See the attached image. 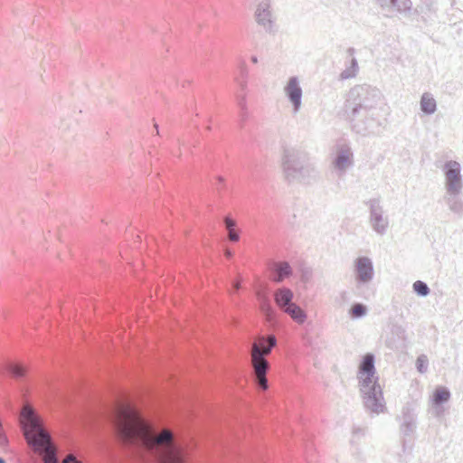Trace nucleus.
Instances as JSON below:
<instances>
[{"mask_svg": "<svg viewBox=\"0 0 463 463\" xmlns=\"http://www.w3.org/2000/svg\"><path fill=\"white\" fill-rule=\"evenodd\" d=\"M417 415L414 409L404 406L402 411L400 430L403 437H410L416 430Z\"/></svg>", "mask_w": 463, "mask_h": 463, "instance_id": "12", "label": "nucleus"}, {"mask_svg": "<svg viewBox=\"0 0 463 463\" xmlns=\"http://www.w3.org/2000/svg\"><path fill=\"white\" fill-rule=\"evenodd\" d=\"M223 224L229 233L231 241H239L241 236L240 232L236 229V221L231 215H226L223 218Z\"/></svg>", "mask_w": 463, "mask_h": 463, "instance_id": "24", "label": "nucleus"}, {"mask_svg": "<svg viewBox=\"0 0 463 463\" xmlns=\"http://www.w3.org/2000/svg\"><path fill=\"white\" fill-rule=\"evenodd\" d=\"M255 17L258 24L262 26L267 33H271L274 32V21L272 20L269 0H262L258 5Z\"/></svg>", "mask_w": 463, "mask_h": 463, "instance_id": "8", "label": "nucleus"}, {"mask_svg": "<svg viewBox=\"0 0 463 463\" xmlns=\"http://www.w3.org/2000/svg\"><path fill=\"white\" fill-rule=\"evenodd\" d=\"M283 312L290 316V317L298 325L304 324L307 320L306 312L296 303H293L287 308H284Z\"/></svg>", "mask_w": 463, "mask_h": 463, "instance_id": "22", "label": "nucleus"}, {"mask_svg": "<svg viewBox=\"0 0 463 463\" xmlns=\"http://www.w3.org/2000/svg\"><path fill=\"white\" fill-rule=\"evenodd\" d=\"M225 256H226L227 259H232V256H233V252L231 250H225Z\"/></svg>", "mask_w": 463, "mask_h": 463, "instance_id": "36", "label": "nucleus"}, {"mask_svg": "<svg viewBox=\"0 0 463 463\" xmlns=\"http://www.w3.org/2000/svg\"><path fill=\"white\" fill-rule=\"evenodd\" d=\"M215 189L218 191V193H222L226 188V184L224 182V179L222 176H217L215 181Z\"/></svg>", "mask_w": 463, "mask_h": 463, "instance_id": "33", "label": "nucleus"}, {"mask_svg": "<svg viewBox=\"0 0 463 463\" xmlns=\"http://www.w3.org/2000/svg\"><path fill=\"white\" fill-rule=\"evenodd\" d=\"M397 331H398V336L400 339H402L403 342H405L406 340V332L403 328L402 327H397Z\"/></svg>", "mask_w": 463, "mask_h": 463, "instance_id": "34", "label": "nucleus"}, {"mask_svg": "<svg viewBox=\"0 0 463 463\" xmlns=\"http://www.w3.org/2000/svg\"><path fill=\"white\" fill-rule=\"evenodd\" d=\"M462 189L457 188V190L449 191L446 189V194L444 200L449 206V209L455 214H463V199H462Z\"/></svg>", "mask_w": 463, "mask_h": 463, "instance_id": "14", "label": "nucleus"}, {"mask_svg": "<svg viewBox=\"0 0 463 463\" xmlns=\"http://www.w3.org/2000/svg\"><path fill=\"white\" fill-rule=\"evenodd\" d=\"M25 373L26 370L24 366L19 363L5 361L0 364V374L20 380L25 376Z\"/></svg>", "mask_w": 463, "mask_h": 463, "instance_id": "15", "label": "nucleus"}, {"mask_svg": "<svg viewBox=\"0 0 463 463\" xmlns=\"http://www.w3.org/2000/svg\"><path fill=\"white\" fill-rule=\"evenodd\" d=\"M155 127L156 128V131L158 132V125L157 124H155Z\"/></svg>", "mask_w": 463, "mask_h": 463, "instance_id": "40", "label": "nucleus"}, {"mask_svg": "<svg viewBox=\"0 0 463 463\" xmlns=\"http://www.w3.org/2000/svg\"><path fill=\"white\" fill-rule=\"evenodd\" d=\"M278 340L277 337L274 335H269L267 336H262L260 345H258L263 354V358H265L266 355L269 354L273 348L277 345Z\"/></svg>", "mask_w": 463, "mask_h": 463, "instance_id": "25", "label": "nucleus"}, {"mask_svg": "<svg viewBox=\"0 0 463 463\" xmlns=\"http://www.w3.org/2000/svg\"><path fill=\"white\" fill-rule=\"evenodd\" d=\"M412 288L419 297H427L430 292L428 284L422 280H416L412 285Z\"/></svg>", "mask_w": 463, "mask_h": 463, "instance_id": "27", "label": "nucleus"}, {"mask_svg": "<svg viewBox=\"0 0 463 463\" xmlns=\"http://www.w3.org/2000/svg\"><path fill=\"white\" fill-rule=\"evenodd\" d=\"M357 381L363 404L366 411L380 414L386 409L383 389L375 368V355L365 354L358 366Z\"/></svg>", "mask_w": 463, "mask_h": 463, "instance_id": "2", "label": "nucleus"}, {"mask_svg": "<svg viewBox=\"0 0 463 463\" xmlns=\"http://www.w3.org/2000/svg\"><path fill=\"white\" fill-rule=\"evenodd\" d=\"M365 430L364 428L354 426L352 429V439L351 443H354L361 437L364 436Z\"/></svg>", "mask_w": 463, "mask_h": 463, "instance_id": "30", "label": "nucleus"}, {"mask_svg": "<svg viewBox=\"0 0 463 463\" xmlns=\"http://www.w3.org/2000/svg\"><path fill=\"white\" fill-rule=\"evenodd\" d=\"M354 165V152L347 144L337 146L333 165L338 175H344Z\"/></svg>", "mask_w": 463, "mask_h": 463, "instance_id": "6", "label": "nucleus"}, {"mask_svg": "<svg viewBox=\"0 0 463 463\" xmlns=\"http://www.w3.org/2000/svg\"><path fill=\"white\" fill-rule=\"evenodd\" d=\"M250 356L257 374L266 375L269 369V363L263 358L262 351L257 344L253 345Z\"/></svg>", "mask_w": 463, "mask_h": 463, "instance_id": "16", "label": "nucleus"}, {"mask_svg": "<svg viewBox=\"0 0 463 463\" xmlns=\"http://www.w3.org/2000/svg\"><path fill=\"white\" fill-rule=\"evenodd\" d=\"M402 450L403 452L407 450V440L405 439H402Z\"/></svg>", "mask_w": 463, "mask_h": 463, "instance_id": "38", "label": "nucleus"}, {"mask_svg": "<svg viewBox=\"0 0 463 463\" xmlns=\"http://www.w3.org/2000/svg\"><path fill=\"white\" fill-rule=\"evenodd\" d=\"M369 207V222L372 229L379 235H384L389 227V220L383 216V209L379 198H372L365 202Z\"/></svg>", "mask_w": 463, "mask_h": 463, "instance_id": "5", "label": "nucleus"}, {"mask_svg": "<svg viewBox=\"0 0 463 463\" xmlns=\"http://www.w3.org/2000/svg\"><path fill=\"white\" fill-rule=\"evenodd\" d=\"M285 93L287 98L293 105L294 112H298L300 109L302 104L303 93L298 77L293 76L289 78L285 87Z\"/></svg>", "mask_w": 463, "mask_h": 463, "instance_id": "10", "label": "nucleus"}, {"mask_svg": "<svg viewBox=\"0 0 463 463\" xmlns=\"http://www.w3.org/2000/svg\"><path fill=\"white\" fill-rule=\"evenodd\" d=\"M0 463H6L5 459L4 458H2V457H0Z\"/></svg>", "mask_w": 463, "mask_h": 463, "instance_id": "39", "label": "nucleus"}, {"mask_svg": "<svg viewBox=\"0 0 463 463\" xmlns=\"http://www.w3.org/2000/svg\"><path fill=\"white\" fill-rule=\"evenodd\" d=\"M172 433L168 430L164 431L162 434L156 437V443H165L169 442L172 439Z\"/></svg>", "mask_w": 463, "mask_h": 463, "instance_id": "32", "label": "nucleus"}, {"mask_svg": "<svg viewBox=\"0 0 463 463\" xmlns=\"http://www.w3.org/2000/svg\"><path fill=\"white\" fill-rule=\"evenodd\" d=\"M257 384L260 390L267 391L269 389V381L266 375H258Z\"/></svg>", "mask_w": 463, "mask_h": 463, "instance_id": "31", "label": "nucleus"}, {"mask_svg": "<svg viewBox=\"0 0 463 463\" xmlns=\"http://www.w3.org/2000/svg\"><path fill=\"white\" fill-rule=\"evenodd\" d=\"M269 269L270 279L275 283H281L293 275V269L288 261H272Z\"/></svg>", "mask_w": 463, "mask_h": 463, "instance_id": "11", "label": "nucleus"}, {"mask_svg": "<svg viewBox=\"0 0 463 463\" xmlns=\"http://www.w3.org/2000/svg\"><path fill=\"white\" fill-rule=\"evenodd\" d=\"M282 170L288 183L308 184L316 177V170L310 164L307 154L296 147H285L282 156Z\"/></svg>", "mask_w": 463, "mask_h": 463, "instance_id": "3", "label": "nucleus"}, {"mask_svg": "<svg viewBox=\"0 0 463 463\" xmlns=\"http://www.w3.org/2000/svg\"><path fill=\"white\" fill-rule=\"evenodd\" d=\"M63 463H80L74 455H69Z\"/></svg>", "mask_w": 463, "mask_h": 463, "instance_id": "35", "label": "nucleus"}, {"mask_svg": "<svg viewBox=\"0 0 463 463\" xmlns=\"http://www.w3.org/2000/svg\"><path fill=\"white\" fill-rule=\"evenodd\" d=\"M429 360L427 355L420 354L416 360V368L420 373H424L428 371Z\"/></svg>", "mask_w": 463, "mask_h": 463, "instance_id": "29", "label": "nucleus"}, {"mask_svg": "<svg viewBox=\"0 0 463 463\" xmlns=\"http://www.w3.org/2000/svg\"><path fill=\"white\" fill-rule=\"evenodd\" d=\"M368 312L367 307L362 303H354L349 309L350 317L359 319L364 317Z\"/></svg>", "mask_w": 463, "mask_h": 463, "instance_id": "26", "label": "nucleus"}, {"mask_svg": "<svg viewBox=\"0 0 463 463\" xmlns=\"http://www.w3.org/2000/svg\"><path fill=\"white\" fill-rule=\"evenodd\" d=\"M250 61H251L252 63L256 64V63H258L259 59H258V57L256 55H251L250 56Z\"/></svg>", "mask_w": 463, "mask_h": 463, "instance_id": "37", "label": "nucleus"}, {"mask_svg": "<svg viewBox=\"0 0 463 463\" xmlns=\"http://www.w3.org/2000/svg\"><path fill=\"white\" fill-rule=\"evenodd\" d=\"M293 298V291L287 287L279 288L274 292L275 303L282 311L294 303Z\"/></svg>", "mask_w": 463, "mask_h": 463, "instance_id": "18", "label": "nucleus"}, {"mask_svg": "<svg viewBox=\"0 0 463 463\" xmlns=\"http://www.w3.org/2000/svg\"><path fill=\"white\" fill-rule=\"evenodd\" d=\"M445 174V186L449 191L457 190V188H463V181L461 176L460 164L454 160H449L444 165Z\"/></svg>", "mask_w": 463, "mask_h": 463, "instance_id": "7", "label": "nucleus"}, {"mask_svg": "<svg viewBox=\"0 0 463 463\" xmlns=\"http://www.w3.org/2000/svg\"><path fill=\"white\" fill-rule=\"evenodd\" d=\"M389 108L379 89L369 84H357L345 95L343 113L353 132L363 137L382 132L387 121Z\"/></svg>", "mask_w": 463, "mask_h": 463, "instance_id": "1", "label": "nucleus"}, {"mask_svg": "<svg viewBox=\"0 0 463 463\" xmlns=\"http://www.w3.org/2000/svg\"><path fill=\"white\" fill-rule=\"evenodd\" d=\"M25 438L35 451L47 456L46 463H57L56 449L52 445L51 434L42 427L36 418L32 420Z\"/></svg>", "mask_w": 463, "mask_h": 463, "instance_id": "4", "label": "nucleus"}, {"mask_svg": "<svg viewBox=\"0 0 463 463\" xmlns=\"http://www.w3.org/2000/svg\"><path fill=\"white\" fill-rule=\"evenodd\" d=\"M356 281L358 284L371 281L374 275L373 264L368 257H359L355 260Z\"/></svg>", "mask_w": 463, "mask_h": 463, "instance_id": "9", "label": "nucleus"}, {"mask_svg": "<svg viewBox=\"0 0 463 463\" xmlns=\"http://www.w3.org/2000/svg\"><path fill=\"white\" fill-rule=\"evenodd\" d=\"M346 52L352 58L349 61V65H346L345 69H344L339 74V80H341L354 79L356 77L359 71L357 59L354 57L355 53V49L354 47H349Z\"/></svg>", "mask_w": 463, "mask_h": 463, "instance_id": "17", "label": "nucleus"}, {"mask_svg": "<svg viewBox=\"0 0 463 463\" xmlns=\"http://www.w3.org/2000/svg\"><path fill=\"white\" fill-rule=\"evenodd\" d=\"M236 104L239 109V124L241 127H243L245 122L249 118V111L247 107V95L244 94H237L236 95Z\"/></svg>", "mask_w": 463, "mask_h": 463, "instance_id": "20", "label": "nucleus"}, {"mask_svg": "<svg viewBox=\"0 0 463 463\" xmlns=\"http://www.w3.org/2000/svg\"><path fill=\"white\" fill-rule=\"evenodd\" d=\"M376 2L383 11L390 13L406 14L412 7L411 0H376Z\"/></svg>", "mask_w": 463, "mask_h": 463, "instance_id": "13", "label": "nucleus"}, {"mask_svg": "<svg viewBox=\"0 0 463 463\" xmlns=\"http://www.w3.org/2000/svg\"><path fill=\"white\" fill-rule=\"evenodd\" d=\"M260 309L262 313L269 318H273L276 316L275 308L272 307L270 300L267 297L262 298Z\"/></svg>", "mask_w": 463, "mask_h": 463, "instance_id": "28", "label": "nucleus"}, {"mask_svg": "<svg viewBox=\"0 0 463 463\" xmlns=\"http://www.w3.org/2000/svg\"><path fill=\"white\" fill-rule=\"evenodd\" d=\"M249 75V70L243 61L240 66V76L236 79V82L240 89V92L238 94L245 93L247 95Z\"/></svg>", "mask_w": 463, "mask_h": 463, "instance_id": "23", "label": "nucleus"}, {"mask_svg": "<svg viewBox=\"0 0 463 463\" xmlns=\"http://www.w3.org/2000/svg\"><path fill=\"white\" fill-rule=\"evenodd\" d=\"M420 105V110L426 115H432L437 109V102L433 96L429 92L422 94Z\"/></svg>", "mask_w": 463, "mask_h": 463, "instance_id": "21", "label": "nucleus"}, {"mask_svg": "<svg viewBox=\"0 0 463 463\" xmlns=\"http://www.w3.org/2000/svg\"><path fill=\"white\" fill-rule=\"evenodd\" d=\"M451 397L450 391L447 387H437L431 396V403L435 408L437 414L442 411V405L449 402Z\"/></svg>", "mask_w": 463, "mask_h": 463, "instance_id": "19", "label": "nucleus"}]
</instances>
